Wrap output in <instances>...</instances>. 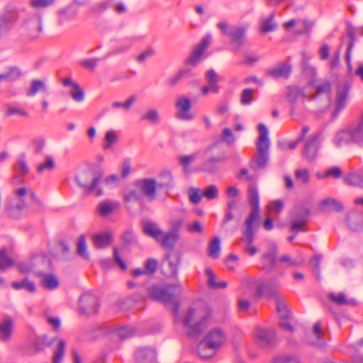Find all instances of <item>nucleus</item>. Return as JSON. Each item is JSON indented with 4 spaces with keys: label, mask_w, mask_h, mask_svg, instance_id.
Wrapping results in <instances>:
<instances>
[{
    "label": "nucleus",
    "mask_w": 363,
    "mask_h": 363,
    "mask_svg": "<svg viewBox=\"0 0 363 363\" xmlns=\"http://www.w3.org/2000/svg\"><path fill=\"white\" fill-rule=\"evenodd\" d=\"M179 308L180 306L179 304L174 306L173 312L175 315V322L181 321L189 337H194L201 334L206 327L207 322L211 316L210 310L206 308L202 311H196L195 309L189 308L186 311L184 317L179 319Z\"/></svg>",
    "instance_id": "f257e3e1"
},
{
    "label": "nucleus",
    "mask_w": 363,
    "mask_h": 363,
    "mask_svg": "<svg viewBox=\"0 0 363 363\" xmlns=\"http://www.w3.org/2000/svg\"><path fill=\"white\" fill-rule=\"evenodd\" d=\"M242 285L248 288L255 295L268 297H277L279 289V283L277 279H272L263 282L260 279L244 277L241 280Z\"/></svg>",
    "instance_id": "f03ea898"
},
{
    "label": "nucleus",
    "mask_w": 363,
    "mask_h": 363,
    "mask_svg": "<svg viewBox=\"0 0 363 363\" xmlns=\"http://www.w3.org/2000/svg\"><path fill=\"white\" fill-rule=\"evenodd\" d=\"M225 341V335L222 330H211L198 345L199 355L203 359L212 357Z\"/></svg>",
    "instance_id": "7ed1b4c3"
},
{
    "label": "nucleus",
    "mask_w": 363,
    "mask_h": 363,
    "mask_svg": "<svg viewBox=\"0 0 363 363\" xmlns=\"http://www.w3.org/2000/svg\"><path fill=\"white\" fill-rule=\"evenodd\" d=\"M259 137L257 142V155L251 161L250 167L254 169H264L269 160L270 141L268 137V129L260 123L258 125Z\"/></svg>",
    "instance_id": "20e7f679"
},
{
    "label": "nucleus",
    "mask_w": 363,
    "mask_h": 363,
    "mask_svg": "<svg viewBox=\"0 0 363 363\" xmlns=\"http://www.w3.org/2000/svg\"><path fill=\"white\" fill-rule=\"evenodd\" d=\"M16 196L15 201H11L6 206V210L9 217L13 219H20L23 215V211L26 208V199L35 200L36 196L33 191L26 186H22L13 191Z\"/></svg>",
    "instance_id": "39448f33"
},
{
    "label": "nucleus",
    "mask_w": 363,
    "mask_h": 363,
    "mask_svg": "<svg viewBox=\"0 0 363 363\" xmlns=\"http://www.w3.org/2000/svg\"><path fill=\"white\" fill-rule=\"evenodd\" d=\"M182 290L180 284L169 285L166 288L152 286L148 289V294L152 300L168 304L173 303L174 294H180Z\"/></svg>",
    "instance_id": "423d86ee"
},
{
    "label": "nucleus",
    "mask_w": 363,
    "mask_h": 363,
    "mask_svg": "<svg viewBox=\"0 0 363 363\" xmlns=\"http://www.w3.org/2000/svg\"><path fill=\"white\" fill-rule=\"evenodd\" d=\"M54 342H57V345L53 352L52 363H62L66 347V342L64 340L57 339L56 337L48 340L46 335H43L36 337L34 342V347L38 351H41L45 347L50 346Z\"/></svg>",
    "instance_id": "0eeeda50"
},
{
    "label": "nucleus",
    "mask_w": 363,
    "mask_h": 363,
    "mask_svg": "<svg viewBox=\"0 0 363 363\" xmlns=\"http://www.w3.org/2000/svg\"><path fill=\"white\" fill-rule=\"evenodd\" d=\"M217 27L223 34L231 38L232 41L240 47L244 42L243 38L247 30L245 26H229L226 22H220Z\"/></svg>",
    "instance_id": "6e6552de"
},
{
    "label": "nucleus",
    "mask_w": 363,
    "mask_h": 363,
    "mask_svg": "<svg viewBox=\"0 0 363 363\" xmlns=\"http://www.w3.org/2000/svg\"><path fill=\"white\" fill-rule=\"evenodd\" d=\"M248 202L251 207V211L244 223L255 224L259 216V199L257 189L254 185L249 186Z\"/></svg>",
    "instance_id": "1a4fd4ad"
},
{
    "label": "nucleus",
    "mask_w": 363,
    "mask_h": 363,
    "mask_svg": "<svg viewBox=\"0 0 363 363\" xmlns=\"http://www.w3.org/2000/svg\"><path fill=\"white\" fill-rule=\"evenodd\" d=\"M133 185L140 191L143 196H145L150 201L155 199L157 184L154 178L136 179L134 181Z\"/></svg>",
    "instance_id": "9d476101"
},
{
    "label": "nucleus",
    "mask_w": 363,
    "mask_h": 363,
    "mask_svg": "<svg viewBox=\"0 0 363 363\" xmlns=\"http://www.w3.org/2000/svg\"><path fill=\"white\" fill-rule=\"evenodd\" d=\"M257 344L263 348L272 346L276 342V334L273 329H266L257 327L255 330Z\"/></svg>",
    "instance_id": "9b49d317"
},
{
    "label": "nucleus",
    "mask_w": 363,
    "mask_h": 363,
    "mask_svg": "<svg viewBox=\"0 0 363 363\" xmlns=\"http://www.w3.org/2000/svg\"><path fill=\"white\" fill-rule=\"evenodd\" d=\"M23 33L32 38H36L41 31V19L38 15H33L24 20L21 25Z\"/></svg>",
    "instance_id": "f8f14e48"
},
{
    "label": "nucleus",
    "mask_w": 363,
    "mask_h": 363,
    "mask_svg": "<svg viewBox=\"0 0 363 363\" xmlns=\"http://www.w3.org/2000/svg\"><path fill=\"white\" fill-rule=\"evenodd\" d=\"M254 224L244 223V228L242 229V240L245 242L244 247V252L250 256H255L258 249L253 245L255 234L253 231Z\"/></svg>",
    "instance_id": "ddd939ff"
},
{
    "label": "nucleus",
    "mask_w": 363,
    "mask_h": 363,
    "mask_svg": "<svg viewBox=\"0 0 363 363\" xmlns=\"http://www.w3.org/2000/svg\"><path fill=\"white\" fill-rule=\"evenodd\" d=\"M62 84L69 88V94L72 100L77 103H82L85 99L83 89L71 77H66L61 79Z\"/></svg>",
    "instance_id": "4468645a"
},
{
    "label": "nucleus",
    "mask_w": 363,
    "mask_h": 363,
    "mask_svg": "<svg viewBox=\"0 0 363 363\" xmlns=\"http://www.w3.org/2000/svg\"><path fill=\"white\" fill-rule=\"evenodd\" d=\"M350 89V84L347 82H344L343 84H339L337 85L336 105L335 108L333 113V117H336L339 113L346 106L347 99Z\"/></svg>",
    "instance_id": "2eb2a0df"
},
{
    "label": "nucleus",
    "mask_w": 363,
    "mask_h": 363,
    "mask_svg": "<svg viewBox=\"0 0 363 363\" xmlns=\"http://www.w3.org/2000/svg\"><path fill=\"white\" fill-rule=\"evenodd\" d=\"M310 215V210L304 206L296 208L294 213L293 220L291 223V230L298 232L303 230L308 217Z\"/></svg>",
    "instance_id": "dca6fc26"
},
{
    "label": "nucleus",
    "mask_w": 363,
    "mask_h": 363,
    "mask_svg": "<svg viewBox=\"0 0 363 363\" xmlns=\"http://www.w3.org/2000/svg\"><path fill=\"white\" fill-rule=\"evenodd\" d=\"M352 143L363 145V113L356 124H351L347 128Z\"/></svg>",
    "instance_id": "f3484780"
},
{
    "label": "nucleus",
    "mask_w": 363,
    "mask_h": 363,
    "mask_svg": "<svg viewBox=\"0 0 363 363\" xmlns=\"http://www.w3.org/2000/svg\"><path fill=\"white\" fill-rule=\"evenodd\" d=\"M175 106L177 109V117L179 119L184 121H191L193 119V116L189 113L191 109V102L188 98L185 96L179 98L177 101Z\"/></svg>",
    "instance_id": "a211bd4d"
},
{
    "label": "nucleus",
    "mask_w": 363,
    "mask_h": 363,
    "mask_svg": "<svg viewBox=\"0 0 363 363\" xmlns=\"http://www.w3.org/2000/svg\"><path fill=\"white\" fill-rule=\"evenodd\" d=\"M318 138L319 134L314 133L306 141L303 149V155L306 159L313 160L315 158L318 150L317 141Z\"/></svg>",
    "instance_id": "6ab92c4d"
},
{
    "label": "nucleus",
    "mask_w": 363,
    "mask_h": 363,
    "mask_svg": "<svg viewBox=\"0 0 363 363\" xmlns=\"http://www.w3.org/2000/svg\"><path fill=\"white\" fill-rule=\"evenodd\" d=\"M143 230L145 235L159 241L162 236L163 230L155 222L145 220L143 222Z\"/></svg>",
    "instance_id": "aec40b11"
},
{
    "label": "nucleus",
    "mask_w": 363,
    "mask_h": 363,
    "mask_svg": "<svg viewBox=\"0 0 363 363\" xmlns=\"http://www.w3.org/2000/svg\"><path fill=\"white\" fill-rule=\"evenodd\" d=\"M17 21L16 13H5L0 16V36L7 33L15 25Z\"/></svg>",
    "instance_id": "412c9836"
},
{
    "label": "nucleus",
    "mask_w": 363,
    "mask_h": 363,
    "mask_svg": "<svg viewBox=\"0 0 363 363\" xmlns=\"http://www.w3.org/2000/svg\"><path fill=\"white\" fill-rule=\"evenodd\" d=\"M119 206L118 202L106 199L99 203L96 207V211L101 216L107 217L119 208Z\"/></svg>",
    "instance_id": "4be33fe9"
},
{
    "label": "nucleus",
    "mask_w": 363,
    "mask_h": 363,
    "mask_svg": "<svg viewBox=\"0 0 363 363\" xmlns=\"http://www.w3.org/2000/svg\"><path fill=\"white\" fill-rule=\"evenodd\" d=\"M291 67L285 63H281L278 66L269 68L266 70V74L274 79L288 78L291 74Z\"/></svg>",
    "instance_id": "5701e85b"
},
{
    "label": "nucleus",
    "mask_w": 363,
    "mask_h": 363,
    "mask_svg": "<svg viewBox=\"0 0 363 363\" xmlns=\"http://www.w3.org/2000/svg\"><path fill=\"white\" fill-rule=\"evenodd\" d=\"M347 226L354 231L363 229V213L357 211H351L347 217Z\"/></svg>",
    "instance_id": "b1692460"
},
{
    "label": "nucleus",
    "mask_w": 363,
    "mask_h": 363,
    "mask_svg": "<svg viewBox=\"0 0 363 363\" xmlns=\"http://www.w3.org/2000/svg\"><path fill=\"white\" fill-rule=\"evenodd\" d=\"M223 160L222 155H209L206 157L201 166V169L206 172H215L218 169V164Z\"/></svg>",
    "instance_id": "393cba45"
},
{
    "label": "nucleus",
    "mask_w": 363,
    "mask_h": 363,
    "mask_svg": "<svg viewBox=\"0 0 363 363\" xmlns=\"http://www.w3.org/2000/svg\"><path fill=\"white\" fill-rule=\"evenodd\" d=\"M155 359V352L150 347L139 348L135 352L138 363H152Z\"/></svg>",
    "instance_id": "a878e982"
},
{
    "label": "nucleus",
    "mask_w": 363,
    "mask_h": 363,
    "mask_svg": "<svg viewBox=\"0 0 363 363\" xmlns=\"http://www.w3.org/2000/svg\"><path fill=\"white\" fill-rule=\"evenodd\" d=\"M343 180L347 185L363 189V168L348 174L343 178Z\"/></svg>",
    "instance_id": "bb28decb"
},
{
    "label": "nucleus",
    "mask_w": 363,
    "mask_h": 363,
    "mask_svg": "<svg viewBox=\"0 0 363 363\" xmlns=\"http://www.w3.org/2000/svg\"><path fill=\"white\" fill-rule=\"evenodd\" d=\"M179 238V233H172L169 231H163L162 236H161V239L158 242H160V244L163 248L172 249Z\"/></svg>",
    "instance_id": "cd10ccee"
},
{
    "label": "nucleus",
    "mask_w": 363,
    "mask_h": 363,
    "mask_svg": "<svg viewBox=\"0 0 363 363\" xmlns=\"http://www.w3.org/2000/svg\"><path fill=\"white\" fill-rule=\"evenodd\" d=\"M104 176V170L101 167H96L92 170V194L97 196H101L104 194V190L101 187L98 186Z\"/></svg>",
    "instance_id": "c85d7f7f"
},
{
    "label": "nucleus",
    "mask_w": 363,
    "mask_h": 363,
    "mask_svg": "<svg viewBox=\"0 0 363 363\" xmlns=\"http://www.w3.org/2000/svg\"><path fill=\"white\" fill-rule=\"evenodd\" d=\"M112 235L108 231H104L95 235L92 237L94 245L97 248H104L108 247L112 242Z\"/></svg>",
    "instance_id": "c756f323"
},
{
    "label": "nucleus",
    "mask_w": 363,
    "mask_h": 363,
    "mask_svg": "<svg viewBox=\"0 0 363 363\" xmlns=\"http://www.w3.org/2000/svg\"><path fill=\"white\" fill-rule=\"evenodd\" d=\"M13 322L10 318H6L0 323V340L8 342L12 335Z\"/></svg>",
    "instance_id": "7c9ffc66"
},
{
    "label": "nucleus",
    "mask_w": 363,
    "mask_h": 363,
    "mask_svg": "<svg viewBox=\"0 0 363 363\" xmlns=\"http://www.w3.org/2000/svg\"><path fill=\"white\" fill-rule=\"evenodd\" d=\"M76 180L86 194L91 192V173L89 169L79 172L76 176Z\"/></svg>",
    "instance_id": "2f4dec72"
},
{
    "label": "nucleus",
    "mask_w": 363,
    "mask_h": 363,
    "mask_svg": "<svg viewBox=\"0 0 363 363\" xmlns=\"http://www.w3.org/2000/svg\"><path fill=\"white\" fill-rule=\"evenodd\" d=\"M320 206L323 211L329 212H340L343 209L341 203L333 198L323 199L320 202Z\"/></svg>",
    "instance_id": "473e14b6"
},
{
    "label": "nucleus",
    "mask_w": 363,
    "mask_h": 363,
    "mask_svg": "<svg viewBox=\"0 0 363 363\" xmlns=\"http://www.w3.org/2000/svg\"><path fill=\"white\" fill-rule=\"evenodd\" d=\"M48 87L45 82L41 79H33L30 82V86L26 92L30 97L35 96L38 92H47Z\"/></svg>",
    "instance_id": "72a5a7b5"
},
{
    "label": "nucleus",
    "mask_w": 363,
    "mask_h": 363,
    "mask_svg": "<svg viewBox=\"0 0 363 363\" xmlns=\"http://www.w3.org/2000/svg\"><path fill=\"white\" fill-rule=\"evenodd\" d=\"M40 284L44 289L52 291L58 288L59 281L57 278L53 274H43Z\"/></svg>",
    "instance_id": "f704fd0d"
},
{
    "label": "nucleus",
    "mask_w": 363,
    "mask_h": 363,
    "mask_svg": "<svg viewBox=\"0 0 363 363\" xmlns=\"http://www.w3.org/2000/svg\"><path fill=\"white\" fill-rule=\"evenodd\" d=\"M206 79L208 83V86L211 88L212 94H218L220 90L218 85L219 77L214 69H208L206 72Z\"/></svg>",
    "instance_id": "c9c22d12"
},
{
    "label": "nucleus",
    "mask_w": 363,
    "mask_h": 363,
    "mask_svg": "<svg viewBox=\"0 0 363 363\" xmlns=\"http://www.w3.org/2000/svg\"><path fill=\"white\" fill-rule=\"evenodd\" d=\"M301 23L302 25V28H299L296 30V33L298 34H308L310 30V28L311 26V23L307 20H295L291 19L284 24V28L286 30L290 29L291 28Z\"/></svg>",
    "instance_id": "e433bc0d"
},
{
    "label": "nucleus",
    "mask_w": 363,
    "mask_h": 363,
    "mask_svg": "<svg viewBox=\"0 0 363 363\" xmlns=\"http://www.w3.org/2000/svg\"><path fill=\"white\" fill-rule=\"evenodd\" d=\"M276 260L277 250L276 247H273L262 255V261L264 262L262 268L265 270L272 269L276 263Z\"/></svg>",
    "instance_id": "4c0bfd02"
},
{
    "label": "nucleus",
    "mask_w": 363,
    "mask_h": 363,
    "mask_svg": "<svg viewBox=\"0 0 363 363\" xmlns=\"http://www.w3.org/2000/svg\"><path fill=\"white\" fill-rule=\"evenodd\" d=\"M286 96L288 101L294 104L298 99H301L303 101L306 95L304 91L298 86H291L286 88Z\"/></svg>",
    "instance_id": "58836bf2"
},
{
    "label": "nucleus",
    "mask_w": 363,
    "mask_h": 363,
    "mask_svg": "<svg viewBox=\"0 0 363 363\" xmlns=\"http://www.w3.org/2000/svg\"><path fill=\"white\" fill-rule=\"evenodd\" d=\"M328 298L330 301L339 306H355L357 304L355 299H347L343 293L338 294L331 293L328 295Z\"/></svg>",
    "instance_id": "ea45409f"
},
{
    "label": "nucleus",
    "mask_w": 363,
    "mask_h": 363,
    "mask_svg": "<svg viewBox=\"0 0 363 363\" xmlns=\"http://www.w3.org/2000/svg\"><path fill=\"white\" fill-rule=\"evenodd\" d=\"M21 75V69L17 67H12L3 74H0V83L1 82H13Z\"/></svg>",
    "instance_id": "a19ab883"
},
{
    "label": "nucleus",
    "mask_w": 363,
    "mask_h": 363,
    "mask_svg": "<svg viewBox=\"0 0 363 363\" xmlns=\"http://www.w3.org/2000/svg\"><path fill=\"white\" fill-rule=\"evenodd\" d=\"M77 11L72 6H67L58 11L57 16L59 23L64 24L67 21L74 19L76 17Z\"/></svg>",
    "instance_id": "79ce46f5"
},
{
    "label": "nucleus",
    "mask_w": 363,
    "mask_h": 363,
    "mask_svg": "<svg viewBox=\"0 0 363 363\" xmlns=\"http://www.w3.org/2000/svg\"><path fill=\"white\" fill-rule=\"evenodd\" d=\"M118 140V133L114 130H108L104 136L102 147L104 150L111 149Z\"/></svg>",
    "instance_id": "37998d69"
},
{
    "label": "nucleus",
    "mask_w": 363,
    "mask_h": 363,
    "mask_svg": "<svg viewBox=\"0 0 363 363\" xmlns=\"http://www.w3.org/2000/svg\"><path fill=\"white\" fill-rule=\"evenodd\" d=\"M207 251L208 255L213 259H217L220 257V240L218 237H215L208 243Z\"/></svg>",
    "instance_id": "c03bdc74"
},
{
    "label": "nucleus",
    "mask_w": 363,
    "mask_h": 363,
    "mask_svg": "<svg viewBox=\"0 0 363 363\" xmlns=\"http://www.w3.org/2000/svg\"><path fill=\"white\" fill-rule=\"evenodd\" d=\"M13 168L16 173L21 176H24L28 173L29 168L26 160L25 154H22L18 157Z\"/></svg>",
    "instance_id": "a18cd8bd"
},
{
    "label": "nucleus",
    "mask_w": 363,
    "mask_h": 363,
    "mask_svg": "<svg viewBox=\"0 0 363 363\" xmlns=\"http://www.w3.org/2000/svg\"><path fill=\"white\" fill-rule=\"evenodd\" d=\"M142 198L143 195L138 189H128L123 194V199L125 203L139 201Z\"/></svg>",
    "instance_id": "49530a36"
},
{
    "label": "nucleus",
    "mask_w": 363,
    "mask_h": 363,
    "mask_svg": "<svg viewBox=\"0 0 363 363\" xmlns=\"http://www.w3.org/2000/svg\"><path fill=\"white\" fill-rule=\"evenodd\" d=\"M11 286L16 290L21 289H26L28 292H34L36 290L35 284L33 281H30L28 278H24L21 281H13Z\"/></svg>",
    "instance_id": "de8ad7c7"
},
{
    "label": "nucleus",
    "mask_w": 363,
    "mask_h": 363,
    "mask_svg": "<svg viewBox=\"0 0 363 363\" xmlns=\"http://www.w3.org/2000/svg\"><path fill=\"white\" fill-rule=\"evenodd\" d=\"M141 120L147 121L152 124H157L160 122L161 118L158 111L156 108L147 109L142 116Z\"/></svg>",
    "instance_id": "09e8293b"
},
{
    "label": "nucleus",
    "mask_w": 363,
    "mask_h": 363,
    "mask_svg": "<svg viewBox=\"0 0 363 363\" xmlns=\"http://www.w3.org/2000/svg\"><path fill=\"white\" fill-rule=\"evenodd\" d=\"M350 143H352V140L347 129L338 132L333 139V143L337 147Z\"/></svg>",
    "instance_id": "8fccbe9b"
},
{
    "label": "nucleus",
    "mask_w": 363,
    "mask_h": 363,
    "mask_svg": "<svg viewBox=\"0 0 363 363\" xmlns=\"http://www.w3.org/2000/svg\"><path fill=\"white\" fill-rule=\"evenodd\" d=\"M274 16L271 13L268 17L260 21V29L262 32L269 33L276 30L277 25L274 21Z\"/></svg>",
    "instance_id": "3c124183"
},
{
    "label": "nucleus",
    "mask_w": 363,
    "mask_h": 363,
    "mask_svg": "<svg viewBox=\"0 0 363 363\" xmlns=\"http://www.w3.org/2000/svg\"><path fill=\"white\" fill-rule=\"evenodd\" d=\"M313 334L315 337L316 340L315 341L311 342V344L318 347H323L325 345V342L323 337L321 325L319 322L314 324Z\"/></svg>",
    "instance_id": "603ef678"
},
{
    "label": "nucleus",
    "mask_w": 363,
    "mask_h": 363,
    "mask_svg": "<svg viewBox=\"0 0 363 363\" xmlns=\"http://www.w3.org/2000/svg\"><path fill=\"white\" fill-rule=\"evenodd\" d=\"M166 259L167 260L168 264L171 269V274L176 275L177 272V267L180 262L179 256L172 252H169L166 255Z\"/></svg>",
    "instance_id": "864d4df0"
},
{
    "label": "nucleus",
    "mask_w": 363,
    "mask_h": 363,
    "mask_svg": "<svg viewBox=\"0 0 363 363\" xmlns=\"http://www.w3.org/2000/svg\"><path fill=\"white\" fill-rule=\"evenodd\" d=\"M55 167V163L51 156H47L43 162L40 163L37 167V172L42 174L45 172H50Z\"/></svg>",
    "instance_id": "5fc2aeb1"
},
{
    "label": "nucleus",
    "mask_w": 363,
    "mask_h": 363,
    "mask_svg": "<svg viewBox=\"0 0 363 363\" xmlns=\"http://www.w3.org/2000/svg\"><path fill=\"white\" fill-rule=\"evenodd\" d=\"M91 298L89 294H83L79 299V312L81 315H87Z\"/></svg>",
    "instance_id": "6e6d98bb"
},
{
    "label": "nucleus",
    "mask_w": 363,
    "mask_h": 363,
    "mask_svg": "<svg viewBox=\"0 0 363 363\" xmlns=\"http://www.w3.org/2000/svg\"><path fill=\"white\" fill-rule=\"evenodd\" d=\"M86 238L84 235H82L79 237L77 243V253L81 257L87 259L88 254L86 252Z\"/></svg>",
    "instance_id": "4d7b16f0"
},
{
    "label": "nucleus",
    "mask_w": 363,
    "mask_h": 363,
    "mask_svg": "<svg viewBox=\"0 0 363 363\" xmlns=\"http://www.w3.org/2000/svg\"><path fill=\"white\" fill-rule=\"evenodd\" d=\"M189 201L193 204H198L201 201L202 193L201 189L196 187H189L187 190Z\"/></svg>",
    "instance_id": "13d9d810"
},
{
    "label": "nucleus",
    "mask_w": 363,
    "mask_h": 363,
    "mask_svg": "<svg viewBox=\"0 0 363 363\" xmlns=\"http://www.w3.org/2000/svg\"><path fill=\"white\" fill-rule=\"evenodd\" d=\"M255 90L250 88H246L242 90L240 94V104L242 106H249L253 101V94Z\"/></svg>",
    "instance_id": "bf43d9fd"
},
{
    "label": "nucleus",
    "mask_w": 363,
    "mask_h": 363,
    "mask_svg": "<svg viewBox=\"0 0 363 363\" xmlns=\"http://www.w3.org/2000/svg\"><path fill=\"white\" fill-rule=\"evenodd\" d=\"M203 53L201 49L195 47L192 54L186 60V65L195 67L199 62Z\"/></svg>",
    "instance_id": "052dcab7"
},
{
    "label": "nucleus",
    "mask_w": 363,
    "mask_h": 363,
    "mask_svg": "<svg viewBox=\"0 0 363 363\" xmlns=\"http://www.w3.org/2000/svg\"><path fill=\"white\" fill-rule=\"evenodd\" d=\"M115 333L120 339H127L134 335L135 330L130 326L125 325L117 328Z\"/></svg>",
    "instance_id": "680f3d73"
},
{
    "label": "nucleus",
    "mask_w": 363,
    "mask_h": 363,
    "mask_svg": "<svg viewBox=\"0 0 363 363\" xmlns=\"http://www.w3.org/2000/svg\"><path fill=\"white\" fill-rule=\"evenodd\" d=\"M136 100L135 96H131L126 99L124 102L114 101L111 104V106L112 108H123L125 111H128Z\"/></svg>",
    "instance_id": "e2e57ef3"
},
{
    "label": "nucleus",
    "mask_w": 363,
    "mask_h": 363,
    "mask_svg": "<svg viewBox=\"0 0 363 363\" xmlns=\"http://www.w3.org/2000/svg\"><path fill=\"white\" fill-rule=\"evenodd\" d=\"M193 76L191 69L189 67H184L181 69L174 77L171 79V84H176L180 79L184 78H189Z\"/></svg>",
    "instance_id": "0e129e2a"
},
{
    "label": "nucleus",
    "mask_w": 363,
    "mask_h": 363,
    "mask_svg": "<svg viewBox=\"0 0 363 363\" xmlns=\"http://www.w3.org/2000/svg\"><path fill=\"white\" fill-rule=\"evenodd\" d=\"M13 264V262L7 255L5 248L0 250V269L5 270Z\"/></svg>",
    "instance_id": "69168bd1"
},
{
    "label": "nucleus",
    "mask_w": 363,
    "mask_h": 363,
    "mask_svg": "<svg viewBox=\"0 0 363 363\" xmlns=\"http://www.w3.org/2000/svg\"><path fill=\"white\" fill-rule=\"evenodd\" d=\"M277 311L281 319H287L289 318L291 312L286 304L279 298L277 299Z\"/></svg>",
    "instance_id": "338daca9"
},
{
    "label": "nucleus",
    "mask_w": 363,
    "mask_h": 363,
    "mask_svg": "<svg viewBox=\"0 0 363 363\" xmlns=\"http://www.w3.org/2000/svg\"><path fill=\"white\" fill-rule=\"evenodd\" d=\"M202 196L207 200H213L218 196V189L216 185H210L203 189Z\"/></svg>",
    "instance_id": "774afa93"
}]
</instances>
